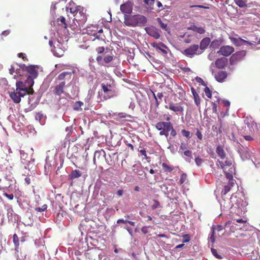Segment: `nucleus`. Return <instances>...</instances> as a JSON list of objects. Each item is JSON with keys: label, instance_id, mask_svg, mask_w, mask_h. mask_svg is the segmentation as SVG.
Masks as SVG:
<instances>
[{"label": "nucleus", "instance_id": "1", "mask_svg": "<svg viewBox=\"0 0 260 260\" xmlns=\"http://www.w3.org/2000/svg\"><path fill=\"white\" fill-rule=\"evenodd\" d=\"M34 90L32 88L27 86L23 81H18L16 83V89L9 92V95L12 101L16 104L21 102V98L26 94H32Z\"/></svg>", "mask_w": 260, "mask_h": 260}, {"label": "nucleus", "instance_id": "2", "mask_svg": "<svg viewBox=\"0 0 260 260\" xmlns=\"http://www.w3.org/2000/svg\"><path fill=\"white\" fill-rule=\"evenodd\" d=\"M19 68L23 72L28 74L27 79L23 81L24 83L27 86L32 88L34 84V80L38 76V67L35 65L26 66L24 64L19 65Z\"/></svg>", "mask_w": 260, "mask_h": 260}, {"label": "nucleus", "instance_id": "3", "mask_svg": "<svg viewBox=\"0 0 260 260\" xmlns=\"http://www.w3.org/2000/svg\"><path fill=\"white\" fill-rule=\"evenodd\" d=\"M87 19V15L84 12L83 8L75 14L73 22L70 25L71 28L75 32L81 31V28L84 26Z\"/></svg>", "mask_w": 260, "mask_h": 260}, {"label": "nucleus", "instance_id": "4", "mask_svg": "<svg viewBox=\"0 0 260 260\" xmlns=\"http://www.w3.org/2000/svg\"><path fill=\"white\" fill-rule=\"evenodd\" d=\"M147 22L146 18L143 15H135L124 16V24L128 26H143Z\"/></svg>", "mask_w": 260, "mask_h": 260}, {"label": "nucleus", "instance_id": "5", "mask_svg": "<svg viewBox=\"0 0 260 260\" xmlns=\"http://www.w3.org/2000/svg\"><path fill=\"white\" fill-rule=\"evenodd\" d=\"M216 152L217 153L218 156L222 159L225 160L223 161L218 160L217 162L220 165V168L224 169L225 166L230 167L232 165V160L231 159L226 157V153L223 150V147L219 145H218L216 149Z\"/></svg>", "mask_w": 260, "mask_h": 260}, {"label": "nucleus", "instance_id": "6", "mask_svg": "<svg viewBox=\"0 0 260 260\" xmlns=\"http://www.w3.org/2000/svg\"><path fill=\"white\" fill-rule=\"evenodd\" d=\"M172 123L171 122L159 121L156 123L155 127L159 131L160 136H165L166 138L169 136V130Z\"/></svg>", "mask_w": 260, "mask_h": 260}, {"label": "nucleus", "instance_id": "7", "mask_svg": "<svg viewBox=\"0 0 260 260\" xmlns=\"http://www.w3.org/2000/svg\"><path fill=\"white\" fill-rule=\"evenodd\" d=\"M101 87L106 96L105 99H110L116 96V92L113 83L106 84L102 83Z\"/></svg>", "mask_w": 260, "mask_h": 260}, {"label": "nucleus", "instance_id": "8", "mask_svg": "<svg viewBox=\"0 0 260 260\" xmlns=\"http://www.w3.org/2000/svg\"><path fill=\"white\" fill-rule=\"evenodd\" d=\"M182 103H174L171 102L168 105L165 106V108L175 112L176 115L183 114L184 108L182 106Z\"/></svg>", "mask_w": 260, "mask_h": 260}, {"label": "nucleus", "instance_id": "9", "mask_svg": "<svg viewBox=\"0 0 260 260\" xmlns=\"http://www.w3.org/2000/svg\"><path fill=\"white\" fill-rule=\"evenodd\" d=\"M75 72L74 71L70 72H63L60 74L58 75L57 77L56 78V81H59V82H64V85H66V83L71 82L72 77L73 74H74Z\"/></svg>", "mask_w": 260, "mask_h": 260}, {"label": "nucleus", "instance_id": "10", "mask_svg": "<svg viewBox=\"0 0 260 260\" xmlns=\"http://www.w3.org/2000/svg\"><path fill=\"white\" fill-rule=\"evenodd\" d=\"M198 49V45H192L189 48L185 49L183 52V54L188 57H192L195 54H200L202 53V52H197Z\"/></svg>", "mask_w": 260, "mask_h": 260}, {"label": "nucleus", "instance_id": "11", "mask_svg": "<svg viewBox=\"0 0 260 260\" xmlns=\"http://www.w3.org/2000/svg\"><path fill=\"white\" fill-rule=\"evenodd\" d=\"M147 34L154 38L155 39H158L160 37V33L161 30L153 26H150L145 28Z\"/></svg>", "mask_w": 260, "mask_h": 260}, {"label": "nucleus", "instance_id": "12", "mask_svg": "<svg viewBox=\"0 0 260 260\" xmlns=\"http://www.w3.org/2000/svg\"><path fill=\"white\" fill-rule=\"evenodd\" d=\"M151 46L157 50H159L163 55H167L168 54L167 50H169L168 47L162 42L151 43Z\"/></svg>", "mask_w": 260, "mask_h": 260}, {"label": "nucleus", "instance_id": "13", "mask_svg": "<svg viewBox=\"0 0 260 260\" xmlns=\"http://www.w3.org/2000/svg\"><path fill=\"white\" fill-rule=\"evenodd\" d=\"M230 40L232 43L236 46H241L245 44L249 45H253L254 44L250 42L245 40L241 38H230Z\"/></svg>", "mask_w": 260, "mask_h": 260}, {"label": "nucleus", "instance_id": "14", "mask_svg": "<svg viewBox=\"0 0 260 260\" xmlns=\"http://www.w3.org/2000/svg\"><path fill=\"white\" fill-rule=\"evenodd\" d=\"M98 28L99 27L96 25H90L84 29V30H85L84 33L87 34L88 35L97 37V34H98Z\"/></svg>", "mask_w": 260, "mask_h": 260}, {"label": "nucleus", "instance_id": "15", "mask_svg": "<svg viewBox=\"0 0 260 260\" xmlns=\"http://www.w3.org/2000/svg\"><path fill=\"white\" fill-rule=\"evenodd\" d=\"M234 51V48L233 47L230 46H223L220 48L218 53L220 55L228 56L233 53Z\"/></svg>", "mask_w": 260, "mask_h": 260}, {"label": "nucleus", "instance_id": "16", "mask_svg": "<svg viewBox=\"0 0 260 260\" xmlns=\"http://www.w3.org/2000/svg\"><path fill=\"white\" fill-rule=\"evenodd\" d=\"M246 54V51L245 50L238 51L232 55L231 57L230 60L231 61L241 60L245 57Z\"/></svg>", "mask_w": 260, "mask_h": 260}, {"label": "nucleus", "instance_id": "17", "mask_svg": "<svg viewBox=\"0 0 260 260\" xmlns=\"http://www.w3.org/2000/svg\"><path fill=\"white\" fill-rule=\"evenodd\" d=\"M133 10V4L131 2H127L120 6V10L123 13L131 14Z\"/></svg>", "mask_w": 260, "mask_h": 260}, {"label": "nucleus", "instance_id": "18", "mask_svg": "<svg viewBox=\"0 0 260 260\" xmlns=\"http://www.w3.org/2000/svg\"><path fill=\"white\" fill-rule=\"evenodd\" d=\"M64 82H59L58 84L56 85L53 90L54 94L60 96L62 93H64Z\"/></svg>", "mask_w": 260, "mask_h": 260}, {"label": "nucleus", "instance_id": "19", "mask_svg": "<svg viewBox=\"0 0 260 260\" xmlns=\"http://www.w3.org/2000/svg\"><path fill=\"white\" fill-rule=\"evenodd\" d=\"M228 62V58L225 57H221L218 58L215 62V66L218 69L224 68Z\"/></svg>", "mask_w": 260, "mask_h": 260}, {"label": "nucleus", "instance_id": "20", "mask_svg": "<svg viewBox=\"0 0 260 260\" xmlns=\"http://www.w3.org/2000/svg\"><path fill=\"white\" fill-rule=\"evenodd\" d=\"M228 74L225 71H220L214 74V77L218 82L222 83L227 78Z\"/></svg>", "mask_w": 260, "mask_h": 260}, {"label": "nucleus", "instance_id": "21", "mask_svg": "<svg viewBox=\"0 0 260 260\" xmlns=\"http://www.w3.org/2000/svg\"><path fill=\"white\" fill-rule=\"evenodd\" d=\"M33 94L34 93L29 94L30 95L28 97V102L30 105L28 108L29 110H33L39 103V100L37 99H35Z\"/></svg>", "mask_w": 260, "mask_h": 260}, {"label": "nucleus", "instance_id": "22", "mask_svg": "<svg viewBox=\"0 0 260 260\" xmlns=\"http://www.w3.org/2000/svg\"><path fill=\"white\" fill-rule=\"evenodd\" d=\"M83 8L80 6H76L74 3H70L67 8V11H69L71 13L74 14V16L77 12H78V11H80Z\"/></svg>", "mask_w": 260, "mask_h": 260}, {"label": "nucleus", "instance_id": "23", "mask_svg": "<svg viewBox=\"0 0 260 260\" xmlns=\"http://www.w3.org/2000/svg\"><path fill=\"white\" fill-rule=\"evenodd\" d=\"M235 182V180H231L230 181H229L228 184L225 185L224 188L222 189L221 194L222 195H225L227 194L231 190V188L234 186Z\"/></svg>", "mask_w": 260, "mask_h": 260}, {"label": "nucleus", "instance_id": "24", "mask_svg": "<svg viewBox=\"0 0 260 260\" xmlns=\"http://www.w3.org/2000/svg\"><path fill=\"white\" fill-rule=\"evenodd\" d=\"M21 70L20 68L19 69H16L14 65H11L9 69V73L11 75H13L14 73H15V74L14 75L13 78L14 79H17L18 77L21 76L20 73Z\"/></svg>", "mask_w": 260, "mask_h": 260}, {"label": "nucleus", "instance_id": "25", "mask_svg": "<svg viewBox=\"0 0 260 260\" xmlns=\"http://www.w3.org/2000/svg\"><path fill=\"white\" fill-rule=\"evenodd\" d=\"M82 175L81 172L78 170H75L72 171V172L69 175V178L70 180H74L76 178H78L81 177Z\"/></svg>", "mask_w": 260, "mask_h": 260}, {"label": "nucleus", "instance_id": "26", "mask_svg": "<svg viewBox=\"0 0 260 260\" xmlns=\"http://www.w3.org/2000/svg\"><path fill=\"white\" fill-rule=\"evenodd\" d=\"M210 42V39L209 38L206 37L202 39L200 43V49L202 50H205L208 46Z\"/></svg>", "mask_w": 260, "mask_h": 260}, {"label": "nucleus", "instance_id": "27", "mask_svg": "<svg viewBox=\"0 0 260 260\" xmlns=\"http://www.w3.org/2000/svg\"><path fill=\"white\" fill-rule=\"evenodd\" d=\"M114 59V55L111 53V54H107L105 55L103 58V62L104 66L109 67L108 63L111 62Z\"/></svg>", "mask_w": 260, "mask_h": 260}, {"label": "nucleus", "instance_id": "28", "mask_svg": "<svg viewBox=\"0 0 260 260\" xmlns=\"http://www.w3.org/2000/svg\"><path fill=\"white\" fill-rule=\"evenodd\" d=\"M153 95L155 100L156 107L158 108L160 102L162 101V98H163L164 95L161 92H158L156 95L154 92H153Z\"/></svg>", "mask_w": 260, "mask_h": 260}, {"label": "nucleus", "instance_id": "29", "mask_svg": "<svg viewBox=\"0 0 260 260\" xmlns=\"http://www.w3.org/2000/svg\"><path fill=\"white\" fill-rule=\"evenodd\" d=\"M58 24L61 26L62 28H66L68 27V24L66 22V19L63 16H60L57 20Z\"/></svg>", "mask_w": 260, "mask_h": 260}, {"label": "nucleus", "instance_id": "30", "mask_svg": "<svg viewBox=\"0 0 260 260\" xmlns=\"http://www.w3.org/2000/svg\"><path fill=\"white\" fill-rule=\"evenodd\" d=\"M190 30H192L194 31H196L200 34H203L205 32V30L202 27H197L196 26H193L188 28Z\"/></svg>", "mask_w": 260, "mask_h": 260}, {"label": "nucleus", "instance_id": "31", "mask_svg": "<svg viewBox=\"0 0 260 260\" xmlns=\"http://www.w3.org/2000/svg\"><path fill=\"white\" fill-rule=\"evenodd\" d=\"M175 91L177 93H178L179 95V98L180 99H182L185 95V91L182 89V88L179 86H177L176 88Z\"/></svg>", "mask_w": 260, "mask_h": 260}, {"label": "nucleus", "instance_id": "32", "mask_svg": "<svg viewBox=\"0 0 260 260\" xmlns=\"http://www.w3.org/2000/svg\"><path fill=\"white\" fill-rule=\"evenodd\" d=\"M162 167L165 172H171L174 169L173 167L168 166L165 162L162 164Z\"/></svg>", "mask_w": 260, "mask_h": 260}, {"label": "nucleus", "instance_id": "33", "mask_svg": "<svg viewBox=\"0 0 260 260\" xmlns=\"http://www.w3.org/2000/svg\"><path fill=\"white\" fill-rule=\"evenodd\" d=\"M153 205L151 206V209L152 210H155L157 208H161V206H160V203L159 202L156 200H153Z\"/></svg>", "mask_w": 260, "mask_h": 260}, {"label": "nucleus", "instance_id": "34", "mask_svg": "<svg viewBox=\"0 0 260 260\" xmlns=\"http://www.w3.org/2000/svg\"><path fill=\"white\" fill-rule=\"evenodd\" d=\"M48 206L46 204L43 205L41 207H36L35 210L37 212H41L47 210Z\"/></svg>", "mask_w": 260, "mask_h": 260}, {"label": "nucleus", "instance_id": "35", "mask_svg": "<svg viewBox=\"0 0 260 260\" xmlns=\"http://www.w3.org/2000/svg\"><path fill=\"white\" fill-rule=\"evenodd\" d=\"M13 240L14 245L15 246L16 249L18 248L19 245V238L16 234L13 235Z\"/></svg>", "mask_w": 260, "mask_h": 260}, {"label": "nucleus", "instance_id": "36", "mask_svg": "<svg viewBox=\"0 0 260 260\" xmlns=\"http://www.w3.org/2000/svg\"><path fill=\"white\" fill-rule=\"evenodd\" d=\"M83 105V103L81 101L76 102L74 105V109L77 111L81 109V107Z\"/></svg>", "mask_w": 260, "mask_h": 260}, {"label": "nucleus", "instance_id": "37", "mask_svg": "<svg viewBox=\"0 0 260 260\" xmlns=\"http://www.w3.org/2000/svg\"><path fill=\"white\" fill-rule=\"evenodd\" d=\"M181 133L184 137H186L187 139H190L191 137V135L189 131L183 129L181 130Z\"/></svg>", "mask_w": 260, "mask_h": 260}, {"label": "nucleus", "instance_id": "38", "mask_svg": "<svg viewBox=\"0 0 260 260\" xmlns=\"http://www.w3.org/2000/svg\"><path fill=\"white\" fill-rule=\"evenodd\" d=\"M211 252H212V254L217 258L218 259H221L222 258V257L221 256V255L219 254L218 253H217V250L214 249V248H212L211 249Z\"/></svg>", "mask_w": 260, "mask_h": 260}, {"label": "nucleus", "instance_id": "39", "mask_svg": "<svg viewBox=\"0 0 260 260\" xmlns=\"http://www.w3.org/2000/svg\"><path fill=\"white\" fill-rule=\"evenodd\" d=\"M234 2L240 8H243L246 6L243 0H234Z\"/></svg>", "mask_w": 260, "mask_h": 260}, {"label": "nucleus", "instance_id": "40", "mask_svg": "<svg viewBox=\"0 0 260 260\" xmlns=\"http://www.w3.org/2000/svg\"><path fill=\"white\" fill-rule=\"evenodd\" d=\"M204 92L206 95V96L209 98H211L212 97V92L210 88L206 86L204 89Z\"/></svg>", "mask_w": 260, "mask_h": 260}, {"label": "nucleus", "instance_id": "41", "mask_svg": "<svg viewBox=\"0 0 260 260\" xmlns=\"http://www.w3.org/2000/svg\"><path fill=\"white\" fill-rule=\"evenodd\" d=\"M187 180V175L186 174H182L179 179V183L180 184L184 183Z\"/></svg>", "mask_w": 260, "mask_h": 260}, {"label": "nucleus", "instance_id": "42", "mask_svg": "<svg viewBox=\"0 0 260 260\" xmlns=\"http://www.w3.org/2000/svg\"><path fill=\"white\" fill-rule=\"evenodd\" d=\"M170 132V135L173 137H175L177 135L176 131L174 129L173 124H172L170 129L169 130V133Z\"/></svg>", "mask_w": 260, "mask_h": 260}, {"label": "nucleus", "instance_id": "43", "mask_svg": "<svg viewBox=\"0 0 260 260\" xmlns=\"http://www.w3.org/2000/svg\"><path fill=\"white\" fill-rule=\"evenodd\" d=\"M211 230H212V232H211V234L210 235V241H211V242L212 243H214L215 241V237H214V233H215L214 228L213 227H212Z\"/></svg>", "mask_w": 260, "mask_h": 260}, {"label": "nucleus", "instance_id": "44", "mask_svg": "<svg viewBox=\"0 0 260 260\" xmlns=\"http://www.w3.org/2000/svg\"><path fill=\"white\" fill-rule=\"evenodd\" d=\"M195 162L197 166H200L204 162V160L200 157H197L195 158Z\"/></svg>", "mask_w": 260, "mask_h": 260}, {"label": "nucleus", "instance_id": "45", "mask_svg": "<svg viewBox=\"0 0 260 260\" xmlns=\"http://www.w3.org/2000/svg\"><path fill=\"white\" fill-rule=\"evenodd\" d=\"M193 99L197 107H199L200 106V98L199 95L193 97Z\"/></svg>", "mask_w": 260, "mask_h": 260}, {"label": "nucleus", "instance_id": "46", "mask_svg": "<svg viewBox=\"0 0 260 260\" xmlns=\"http://www.w3.org/2000/svg\"><path fill=\"white\" fill-rule=\"evenodd\" d=\"M96 60L98 63L100 65L104 66L103 58L102 56L99 55L96 57Z\"/></svg>", "mask_w": 260, "mask_h": 260}, {"label": "nucleus", "instance_id": "47", "mask_svg": "<svg viewBox=\"0 0 260 260\" xmlns=\"http://www.w3.org/2000/svg\"><path fill=\"white\" fill-rule=\"evenodd\" d=\"M183 243H186L189 242L190 240V237L188 234H185L183 235Z\"/></svg>", "mask_w": 260, "mask_h": 260}, {"label": "nucleus", "instance_id": "48", "mask_svg": "<svg viewBox=\"0 0 260 260\" xmlns=\"http://www.w3.org/2000/svg\"><path fill=\"white\" fill-rule=\"evenodd\" d=\"M118 117L119 118H124L126 117L132 118V116L131 115L126 114L123 113H119L118 115Z\"/></svg>", "mask_w": 260, "mask_h": 260}, {"label": "nucleus", "instance_id": "49", "mask_svg": "<svg viewBox=\"0 0 260 260\" xmlns=\"http://www.w3.org/2000/svg\"><path fill=\"white\" fill-rule=\"evenodd\" d=\"M196 136H197V138L200 140H201V141L202 140V139H203L202 134L201 132L198 128H197Z\"/></svg>", "mask_w": 260, "mask_h": 260}, {"label": "nucleus", "instance_id": "50", "mask_svg": "<svg viewBox=\"0 0 260 260\" xmlns=\"http://www.w3.org/2000/svg\"><path fill=\"white\" fill-rule=\"evenodd\" d=\"M105 49L104 47H99L96 48V51L98 54H102L104 52Z\"/></svg>", "mask_w": 260, "mask_h": 260}, {"label": "nucleus", "instance_id": "51", "mask_svg": "<svg viewBox=\"0 0 260 260\" xmlns=\"http://www.w3.org/2000/svg\"><path fill=\"white\" fill-rule=\"evenodd\" d=\"M139 152L141 153V154L144 156V159H147L148 156L146 154V151L145 149H141L139 150Z\"/></svg>", "mask_w": 260, "mask_h": 260}, {"label": "nucleus", "instance_id": "52", "mask_svg": "<svg viewBox=\"0 0 260 260\" xmlns=\"http://www.w3.org/2000/svg\"><path fill=\"white\" fill-rule=\"evenodd\" d=\"M158 22H159V24H160V27H161L162 29H165V30H167V25L166 24L164 23L161 21V20H160V18H158Z\"/></svg>", "mask_w": 260, "mask_h": 260}, {"label": "nucleus", "instance_id": "53", "mask_svg": "<svg viewBox=\"0 0 260 260\" xmlns=\"http://www.w3.org/2000/svg\"><path fill=\"white\" fill-rule=\"evenodd\" d=\"M145 4L149 6L153 5L154 0H144Z\"/></svg>", "mask_w": 260, "mask_h": 260}, {"label": "nucleus", "instance_id": "54", "mask_svg": "<svg viewBox=\"0 0 260 260\" xmlns=\"http://www.w3.org/2000/svg\"><path fill=\"white\" fill-rule=\"evenodd\" d=\"M4 196L7 197L9 200H12L14 198V196L12 193L8 194L6 192L3 193Z\"/></svg>", "mask_w": 260, "mask_h": 260}, {"label": "nucleus", "instance_id": "55", "mask_svg": "<svg viewBox=\"0 0 260 260\" xmlns=\"http://www.w3.org/2000/svg\"><path fill=\"white\" fill-rule=\"evenodd\" d=\"M43 118V114L41 112L37 113L35 115V118L36 120H41Z\"/></svg>", "mask_w": 260, "mask_h": 260}, {"label": "nucleus", "instance_id": "56", "mask_svg": "<svg viewBox=\"0 0 260 260\" xmlns=\"http://www.w3.org/2000/svg\"><path fill=\"white\" fill-rule=\"evenodd\" d=\"M243 137L245 140L248 141H251L253 140V138L251 135H243Z\"/></svg>", "mask_w": 260, "mask_h": 260}, {"label": "nucleus", "instance_id": "57", "mask_svg": "<svg viewBox=\"0 0 260 260\" xmlns=\"http://www.w3.org/2000/svg\"><path fill=\"white\" fill-rule=\"evenodd\" d=\"M101 152H102L103 154L105 155V152L103 150H102L101 151H96L94 153V160L95 159V158L96 156H98V157H99L100 155H101Z\"/></svg>", "mask_w": 260, "mask_h": 260}, {"label": "nucleus", "instance_id": "58", "mask_svg": "<svg viewBox=\"0 0 260 260\" xmlns=\"http://www.w3.org/2000/svg\"><path fill=\"white\" fill-rule=\"evenodd\" d=\"M184 154L189 157H192V152L190 150H187L184 152Z\"/></svg>", "mask_w": 260, "mask_h": 260}, {"label": "nucleus", "instance_id": "59", "mask_svg": "<svg viewBox=\"0 0 260 260\" xmlns=\"http://www.w3.org/2000/svg\"><path fill=\"white\" fill-rule=\"evenodd\" d=\"M18 56L19 57L21 58L24 61L27 60L25 54L23 53H18Z\"/></svg>", "mask_w": 260, "mask_h": 260}, {"label": "nucleus", "instance_id": "60", "mask_svg": "<svg viewBox=\"0 0 260 260\" xmlns=\"http://www.w3.org/2000/svg\"><path fill=\"white\" fill-rule=\"evenodd\" d=\"M149 226H143L142 228H141V231L144 234H146L147 233H148V229L149 228Z\"/></svg>", "mask_w": 260, "mask_h": 260}, {"label": "nucleus", "instance_id": "61", "mask_svg": "<svg viewBox=\"0 0 260 260\" xmlns=\"http://www.w3.org/2000/svg\"><path fill=\"white\" fill-rule=\"evenodd\" d=\"M212 111L213 112L215 113H217V104L215 103H212Z\"/></svg>", "mask_w": 260, "mask_h": 260}, {"label": "nucleus", "instance_id": "62", "mask_svg": "<svg viewBox=\"0 0 260 260\" xmlns=\"http://www.w3.org/2000/svg\"><path fill=\"white\" fill-rule=\"evenodd\" d=\"M127 222V220H124L123 219H119L117 220V223L118 224L119 223H126Z\"/></svg>", "mask_w": 260, "mask_h": 260}, {"label": "nucleus", "instance_id": "63", "mask_svg": "<svg viewBox=\"0 0 260 260\" xmlns=\"http://www.w3.org/2000/svg\"><path fill=\"white\" fill-rule=\"evenodd\" d=\"M191 91L193 97L199 95L198 93L196 91V90L193 87L191 88Z\"/></svg>", "mask_w": 260, "mask_h": 260}, {"label": "nucleus", "instance_id": "64", "mask_svg": "<svg viewBox=\"0 0 260 260\" xmlns=\"http://www.w3.org/2000/svg\"><path fill=\"white\" fill-rule=\"evenodd\" d=\"M191 91L193 97L199 95L198 93L196 91V90L193 87L191 88Z\"/></svg>", "mask_w": 260, "mask_h": 260}]
</instances>
